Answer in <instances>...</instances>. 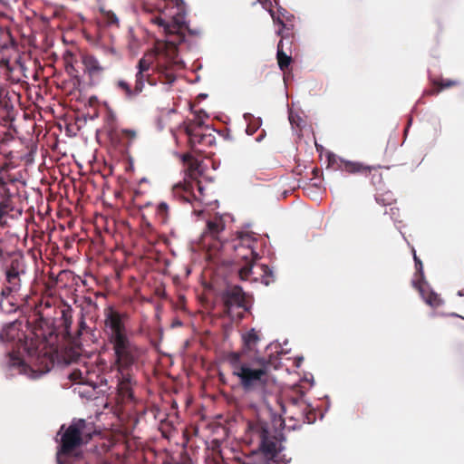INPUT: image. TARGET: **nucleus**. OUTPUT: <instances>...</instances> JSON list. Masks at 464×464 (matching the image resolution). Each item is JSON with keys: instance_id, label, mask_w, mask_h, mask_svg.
Wrapping results in <instances>:
<instances>
[{"instance_id": "obj_6", "label": "nucleus", "mask_w": 464, "mask_h": 464, "mask_svg": "<svg viewBox=\"0 0 464 464\" xmlns=\"http://www.w3.org/2000/svg\"><path fill=\"white\" fill-rule=\"evenodd\" d=\"M92 426L83 419L73 420L61 436L57 464H72L81 457L80 449L92 437Z\"/></svg>"}, {"instance_id": "obj_1", "label": "nucleus", "mask_w": 464, "mask_h": 464, "mask_svg": "<svg viewBox=\"0 0 464 464\" xmlns=\"http://www.w3.org/2000/svg\"><path fill=\"white\" fill-rule=\"evenodd\" d=\"M103 315V333L106 343L113 352L112 365L117 371L118 401L121 404L134 402L133 388L137 382L133 371L139 369L146 350L131 339L127 313L108 306Z\"/></svg>"}, {"instance_id": "obj_12", "label": "nucleus", "mask_w": 464, "mask_h": 464, "mask_svg": "<svg viewBox=\"0 0 464 464\" xmlns=\"http://www.w3.org/2000/svg\"><path fill=\"white\" fill-rule=\"evenodd\" d=\"M4 281L1 290L21 294L23 277L26 275V263L23 256H14L3 268Z\"/></svg>"}, {"instance_id": "obj_9", "label": "nucleus", "mask_w": 464, "mask_h": 464, "mask_svg": "<svg viewBox=\"0 0 464 464\" xmlns=\"http://www.w3.org/2000/svg\"><path fill=\"white\" fill-rule=\"evenodd\" d=\"M326 169L340 170L350 175L370 177L371 183L377 191H382L385 187L381 166H369L359 161L347 160L333 153H329L327 156Z\"/></svg>"}, {"instance_id": "obj_41", "label": "nucleus", "mask_w": 464, "mask_h": 464, "mask_svg": "<svg viewBox=\"0 0 464 464\" xmlns=\"http://www.w3.org/2000/svg\"><path fill=\"white\" fill-rule=\"evenodd\" d=\"M261 139H262V136H259L256 138V140L259 141V140H261Z\"/></svg>"}, {"instance_id": "obj_38", "label": "nucleus", "mask_w": 464, "mask_h": 464, "mask_svg": "<svg viewBox=\"0 0 464 464\" xmlns=\"http://www.w3.org/2000/svg\"><path fill=\"white\" fill-rule=\"evenodd\" d=\"M44 306L45 308H50L51 304H49V302H45Z\"/></svg>"}, {"instance_id": "obj_10", "label": "nucleus", "mask_w": 464, "mask_h": 464, "mask_svg": "<svg viewBox=\"0 0 464 464\" xmlns=\"http://www.w3.org/2000/svg\"><path fill=\"white\" fill-rule=\"evenodd\" d=\"M184 161L188 162L187 169V178L183 182H179L173 187L175 196L180 197L183 200L190 202L191 200L203 201L205 198V188L198 177L201 174L199 164L197 160H192L189 155L184 156Z\"/></svg>"}, {"instance_id": "obj_19", "label": "nucleus", "mask_w": 464, "mask_h": 464, "mask_svg": "<svg viewBox=\"0 0 464 464\" xmlns=\"http://www.w3.org/2000/svg\"><path fill=\"white\" fill-rule=\"evenodd\" d=\"M82 62L84 67V72L87 73L91 79H99L106 70L99 60L92 54H83Z\"/></svg>"}, {"instance_id": "obj_36", "label": "nucleus", "mask_w": 464, "mask_h": 464, "mask_svg": "<svg viewBox=\"0 0 464 464\" xmlns=\"http://www.w3.org/2000/svg\"><path fill=\"white\" fill-rule=\"evenodd\" d=\"M87 328V324L85 323V320H84V317L83 315L82 314L81 316V319L79 321V325H78V330H77V334L78 335H81L82 334V332L83 330H85Z\"/></svg>"}, {"instance_id": "obj_35", "label": "nucleus", "mask_w": 464, "mask_h": 464, "mask_svg": "<svg viewBox=\"0 0 464 464\" xmlns=\"http://www.w3.org/2000/svg\"><path fill=\"white\" fill-rule=\"evenodd\" d=\"M106 20H107V23L111 25H112V24L118 25L119 24V19L116 16V14L112 12H108L106 14Z\"/></svg>"}, {"instance_id": "obj_44", "label": "nucleus", "mask_w": 464, "mask_h": 464, "mask_svg": "<svg viewBox=\"0 0 464 464\" xmlns=\"http://www.w3.org/2000/svg\"><path fill=\"white\" fill-rule=\"evenodd\" d=\"M147 227H148L150 229L151 228V226H150V224H149V223L147 224Z\"/></svg>"}, {"instance_id": "obj_29", "label": "nucleus", "mask_w": 464, "mask_h": 464, "mask_svg": "<svg viewBox=\"0 0 464 464\" xmlns=\"http://www.w3.org/2000/svg\"><path fill=\"white\" fill-rule=\"evenodd\" d=\"M169 207L166 202H160L156 208V217L160 223L165 224L169 220Z\"/></svg>"}, {"instance_id": "obj_5", "label": "nucleus", "mask_w": 464, "mask_h": 464, "mask_svg": "<svg viewBox=\"0 0 464 464\" xmlns=\"http://www.w3.org/2000/svg\"><path fill=\"white\" fill-rule=\"evenodd\" d=\"M157 14L150 18V23L162 28L168 42L179 44L185 40L184 31L188 29L185 21L186 8L183 0H157Z\"/></svg>"}, {"instance_id": "obj_32", "label": "nucleus", "mask_w": 464, "mask_h": 464, "mask_svg": "<svg viewBox=\"0 0 464 464\" xmlns=\"http://www.w3.org/2000/svg\"><path fill=\"white\" fill-rule=\"evenodd\" d=\"M315 412L314 410L309 409V405L303 403L302 418L304 422L313 423L315 420Z\"/></svg>"}, {"instance_id": "obj_27", "label": "nucleus", "mask_w": 464, "mask_h": 464, "mask_svg": "<svg viewBox=\"0 0 464 464\" xmlns=\"http://www.w3.org/2000/svg\"><path fill=\"white\" fill-rule=\"evenodd\" d=\"M115 85L118 90L124 92L125 98L127 100H132L140 94L139 92H136L135 85L133 88H131L130 85L124 80L117 81Z\"/></svg>"}, {"instance_id": "obj_23", "label": "nucleus", "mask_w": 464, "mask_h": 464, "mask_svg": "<svg viewBox=\"0 0 464 464\" xmlns=\"http://www.w3.org/2000/svg\"><path fill=\"white\" fill-rule=\"evenodd\" d=\"M459 82L450 79L431 80V88L425 91V95H438L442 90L459 85Z\"/></svg>"}, {"instance_id": "obj_33", "label": "nucleus", "mask_w": 464, "mask_h": 464, "mask_svg": "<svg viewBox=\"0 0 464 464\" xmlns=\"http://www.w3.org/2000/svg\"><path fill=\"white\" fill-rule=\"evenodd\" d=\"M260 127V121L259 120L254 121L253 122H250L246 127V133L248 135H253Z\"/></svg>"}, {"instance_id": "obj_34", "label": "nucleus", "mask_w": 464, "mask_h": 464, "mask_svg": "<svg viewBox=\"0 0 464 464\" xmlns=\"http://www.w3.org/2000/svg\"><path fill=\"white\" fill-rule=\"evenodd\" d=\"M14 139V135L11 132L5 131L4 135L0 139V146L1 148L9 142L13 141Z\"/></svg>"}, {"instance_id": "obj_8", "label": "nucleus", "mask_w": 464, "mask_h": 464, "mask_svg": "<svg viewBox=\"0 0 464 464\" xmlns=\"http://www.w3.org/2000/svg\"><path fill=\"white\" fill-rule=\"evenodd\" d=\"M208 118L203 111H195L193 118L186 120L180 126L187 136L188 146L195 151H202L203 147H210L216 142L215 130L205 123Z\"/></svg>"}, {"instance_id": "obj_18", "label": "nucleus", "mask_w": 464, "mask_h": 464, "mask_svg": "<svg viewBox=\"0 0 464 464\" xmlns=\"http://www.w3.org/2000/svg\"><path fill=\"white\" fill-rule=\"evenodd\" d=\"M21 294L0 289V309L5 314H14L20 308Z\"/></svg>"}, {"instance_id": "obj_37", "label": "nucleus", "mask_w": 464, "mask_h": 464, "mask_svg": "<svg viewBox=\"0 0 464 464\" xmlns=\"http://www.w3.org/2000/svg\"><path fill=\"white\" fill-rule=\"evenodd\" d=\"M144 9L148 12H152V10L148 6L147 4L144 5Z\"/></svg>"}, {"instance_id": "obj_24", "label": "nucleus", "mask_w": 464, "mask_h": 464, "mask_svg": "<svg viewBox=\"0 0 464 464\" xmlns=\"http://www.w3.org/2000/svg\"><path fill=\"white\" fill-rule=\"evenodd\" d=\"M11 110H13V104L8 98V92L4 86L0 85V120H5Z\"/></svg>"}, {"instance_id": "obj_40", "label": "nucleus", "mask_w": 464, "mask_h": 464, "mask_svg": "<svg viewBox=\"0 0 464 464\" xmlns=\"http://www.w3.org/2000/svg\"><path fill=\"white\" fill-rule=\"evenodd\" d=\"M64 430V425H63V426L61 427L60 431H59V433H58V434H60V433L62 432V430Z\"/></svg>"}, {"instance_id": "obj_43", "label": "nucleus", "mask_w": 464, "mask_h": 464, "mask_svg": "<svg viewBox=\"0 0 464 464\" xmlns=\"http://www.w3.org/2000/svg\"><path fill=\"white\" fill-rule=\"evenodd\" d=\"M75 374H76L75 372H73V373L72 374V379H73V380H75V377H74V376H75Z\"/></svg>"}, {"instance_id": "obj_20", "label": "nucleus", "mask_w": 464, "mask_h": 464, "mask_svg": "<svg viewBox=\"0 0 464 464\" xmlns=\"http://www.w3.org/2000/svg\"><path fill=\"white\" fill-rule=\"evenodd\" d=\"M14 208V196L9 188H6V182L1 179L0 185V221Z\"/></svg>"}, {"instance_id": "obj_39", "label": "nucleus", "mask_w": 464, "mask_h": 464, "mask_svg": "<svg viewBox=\"0 0 464 464\" xmlns=\"http://www.w3.org/2000/svg\"><path fill=\"white\" fill-rule=\"evenodd\" d=\"M318 172H319V170H318L317 169H314L313 170L314 175H316Z\"/></svg>"}, {"instance_id": "obj_25", "label": "nucleus", "mask_w": 464, "mask_h": 464, "mask_svg": "<svg viewBox=\"0 0 464 464\" xmlns=\"http://www.w3.org/2000/svg\"><path fill=\"white\" fill-rule=\"evenodd\" d=\"M225 229V224L222 219L215 218L207 222V232L213 237L218 238V235Z\"/></svg>"}, {"instance_id": "obj_11", "label": "nucleus", "mask_w": 464, "mask_h": 464, "mask_svg": "<svg viewBox=\"0 0 464 464\" xmlns=\"http://www.w3.org/2000/svg\"><path fill=\"white\" fill-rule=\"evenodd\" d=\"M249 430L252 436L259 440V450L268 459H274L282 450L281 446H278L281 435L267 422L260 420L250 422Z\"/></svg>"}, {"instance_id": "obj_30", "label": "nucleus", "mask_w": 464, "mask_h": 464, "mask_svg": "<svg viewBox=\"0 0 464 464\" xmlns=\"http://www.w3.org/2000/svg\"><path fill=\"white\" fill-rule=\"evenodd\" d=\"M261 271V282L266 285H270L275 281V276L272 269L266 265H261L258 266Z\"/></svg>"}, {"instance_id": "obj_26", "label": "nucleus", "mask_w": 464, "mask_h": 464, "mask_svg": "<svg viewBox=\"0 0 464 464\" xmlns=\"http://www.w3.org/2000/svg\"><path fill=\"white\" fill-rule=\"evenodd\" d=\"M120 141L125 146L130 147L137 138V131L130 129H121L115 134Z\"/></svg>"}, {"instance_id": "obj_42", "label": "nucleus", "mask_w": 464, "mask_h": 464, "mask_svg": "<svg viewBox=\"0 0 464 464\" xmlns=\"http://www.w3.org/2000/svg\"><path fill=\"white\" fill-rule=\"evenodd\" d=\"M459 295H464V293H463L462 291H459Z\"/></svg>"}, {"instance_id": "obj_4", "label": "nucleus", "mask_w": 464, "mask_h": 464, "mask_svg": "<svg viewBox=\"0 0 464 464\" xmlns=\"http://www.w3.org/2000/svg\"><path fill=\"white\" fill-rule=\"evenodd\" d=\"M227 362L232 367V372L238 378L239 384L246 392H263L269 380L270 361L262 355L250 359H240V354L229 353Z\"/></svg>"}, {"instance_id": "obj_16", "label": "nucleus", "mask_w": 464, "mask_h": 464, "mask_svg": "<svg viewBox=\"0 0 464 464\" xmlns=\"http://www.w3.org/2000/svg\"><path fill=\"white\" fill-rule=\"evenodd\" d=\"M15 53L14 39L9 31L0 28V69L12 72L10 60Z\"/></svg>"}, {"instance_id": "obj_17", "label": "nucleus", "mask_w": 464, "mask_h": 464, "mask_svg": "<svg viewBox=\"0 0 464 464\" xmlns=\"http://www.w3.org/2000/svg\"><path fill=\"white\" fill-rule=\"evenodd\" d=\"M242 347L240 352H235L240 354V359H250L256 355H261L257 350V344L260 342V335L254 328L244 333L241 335Z\"/></svg>"}, {"instance_id": "obj_13", "label": "nucleus", "mask_w": 464, "mask_h": 464, "mask_svg": "<svg viewBox=\"0 0 464 464\" xmlns=\"http://www.w3.org/2000/svg\"><path fill=\"white\" fill-rule=\"evenodd\" d=\"M33 334L34 337V341L36 343L34 346L40 345V343H44L46 347L45 350L52 351V358H53V365L54 364L56 351L51 345V339L54 336H57V327L54 324V322L51 319H48L44 316V314H40L39 317L35 320Z\"/></svg>"}, {"instance_id": "obj_31", "label": "nucleus", "mask_w": 464, "mask_h": 464, "mask_svg": "<svg viewBox=\"0 0 464 464\" xmlns=\"http://www.w3.org/2000/svg\"><path fill=\"white\" fill-rule=\"evenodd\" d=\"M413 259L415 263V276L413 280H420V283L424 282V271H423V264L421 260L417 256L416 251L412 249Z\"/></svg>"}, {"instance_id": "obj_15", "label": "nucleus", "mask_w": 464, "mask_h": 464, "mask_svg": "<svg viewBox=\"0 0 464 464\" xmlns=\"http://www.w3.org/2000/svg\"><path fill=\"white\" fill-rule=\"evenodd\" d=\"M277 22L282 26V28L279 29V31L277 32V34L280 35L282 39L279 41L277 44L276 59L280 70L285 71L292 62V57L290 54H287V53L284 50V41L286 40L287 44L291 45L293 43L291 40V38L293 37V33L291 32V28L282 20L278 18Z\"/></svg>"}, {"instance_id": "obj_3", "label": "nucleus", "mask_w": 464, "mask_h": 464, "mask_svg": "<svg viewBox=\"0 0 464 464\" xmlns=\"http://www.w3.org/2000/svg\"><path fill=\"white\" fill-rule=\"evenodd\" d=\"M176 56L175 47L170 48L168 53L159 49L146 53L137 64L138 71L134 84L136 92L140 94L146 82L150 86H155L158 82L169 86L172 85L176 81L174 73Z\"/></svg>"}, {"instance_id": "obj_2", "label": "nucleus", "mask_w": 464, "mask_h": 464, "mask_svg": "<svg viewBox=\"0 0 464 464\" xmlns=\"http://www.w3.org/2000/svg\"><path fill=\"white\" fill-rule=\"evenodd\" d=\"M0 341L11 344L14 348L26 353L28 362L21 358L19 353L8 352L1 361V366L6 371H16L31 379H38L53 368L52 351L45 350L42 343L38 346L33 337H28L23 331V323L14 320L5 324L0 331Z\"/></svg>"}, {"instance_id": "obj_28", "label": "nucleus", "mask_w": 464, "mask_h": 464, "mask_svg": "<svg viewBox=\"0 0 464 464\" xmlns=\"http://www.w3.org/2000/svg\"><path fill=\"white\" fill-rule=\"evenodd\" d=\"M375 199L378 204L382 206H391L396 202L393 193L390 190H384V188L382 191H377Z\"/></svg>"}, {"instance_id": "obj_14", "label": "nucleus", "mask_w": 464, "mask_h": 464, "mask_svg": "<svg viewBox=\"0 0 464 464\" xmlns=\"http://www.w3.org/2000/svg\"><path fill=\"white\" fill-rule=\"evenodd\" d=\"M221 300L224 306V312L233 317L239 316L240 312H236L237 309L247 311L249 309L246 295L243 289L238 285L227 286L221 293Z\"/></svg>"}, {"instance_id": "obj_7", "label": "nucleus", "mask_w": 464, "mask_h": 464, "mask_svg": "<svg viewBox=\"0 0 464 464\" xmlns=\"http://www.w3.org/2000/svg\"><path fill=\"white\" fill-rule=\"evenodd\" d=\"M262 246V239L253 232H242L234 241L232 247L235 252V258L237 262L245 263L238 270L240 279L248 280L250 276L254 274V263L259 258L257 249Z\"/></svg>"}, {"instance_id": "obj_21", "label": "nucleus", "mask_w": 464, "mask_h": 464, "mask_svg": "<svg viewBox=\"0 0 464 464\" xmlns=\"http://www.w3.org/2000/svg\"><path fill=\"white\" fill-rule=\"evenodd\" d=\"M411 285L419 291L427 304L435 308L442 304V300L440 295L437 293L427 289L425 282L420 283V280H412Z\"/></svg>"}, {"instance_id": "obj_22", "label": "nucleus", "mask_w": 464, "mask_h": 464, "mask_svg": "<svg viewBox=\"0 0 464 464\" xmlns=\"http://www.w3.org/2000/svg\"><path fill=\"white\" fill-rule=\"evenodd\" d=\"M58 310L61 314L59 318V327H62L63 333L70 336L72 334L70 330L72 324L73 309L70 304L62 302L58 306Z\"/></svg>"}]
</instances>
